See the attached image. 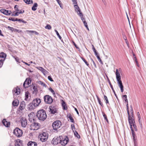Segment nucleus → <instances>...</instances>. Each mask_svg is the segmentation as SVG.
<instances>
[{"instance_id": "de8ad7c7", "label": "nucleus", "mask_w": 146, "mask_h": 146, "mask_svg": "<svg viewBox=\"0 0 146 146\" xmlns=\"http://www.w3.org/2000/svg\"><path fill=\"white\" fill-rule=\"evenodd\" d=\"M103 116H104V119L106 120V121L108 122V120L107 118V116L104 113H103Z\"/></svg>"}, {"instance_id": "cd10ccee", "label": "nucleus", "mask_w": 146, "mask_h": 146, "mask_svg": "<svg viewBox=\"0 0 146 146\" xmlns=\"http://www.w3.org/2000/svg\"><path fill=\"white\" fill-rule=\"evenodd\" d=\"M38 4L36 3H35L32 7V9L34 11H36L38 7Z\"/></svg>"}, {"instance_id": "f3484780", "label": "nucleus", "mask_w": 146, "mask_h": 146, "mask_svg": "<svg viewBox=\"0 0 146 146\" xmlns=\"http://www.w3.org/2000/svg\"><path fill=\"white\" fill-rule=\"evenodd\" d=\"M36 107L34 105L33 102L32 103H30L27 106V109L29 110H31L34 109Z\"/></svg>"}, {"instance_id": "c03bdc74", "label": "nucleus", "mask_w": 146, "mask_h": 146, "mask_svg": "<svg viewBox=\"0 0 146 146\" xmlns=\"http://www.w3.org/2000/svg\"><path fill=\"white\" fill-rule=\"evenodd\" d=\"M96 57H97V58L98 59V60L100 62V63L102 64H103L102 62V61L101 60V59L100 57L98 56V55Z\"/></svg>"}, {"instance_id": "49530a36", "label": "nucleus", "mask_w": 146, "mask_h": 146, "mask_svg": "<svg viewBox=\"0 0 146 146\" xmlns=\"http://www.w3.org/2000/svg\"><path fill=\"white\" fill-rule=\"evenodd\" d=\"M104 98L105 100H106V104H108L109 103V101L108 99V98L105 95H104Z\"/></svg>"}, {"instance_id": "393cba45", "label": "nucleus", "mask_w": 146, "mask_h": 146, "mask_svg": "<svg viewBox=\"0 0 146 146\" xmlns=\"http://www.w3.org/2000/svg\"><path fill=\"white\" fill-rule=\"evenodd\" d=\"M28 146H37V143L35 142L30 141L28 143Z\"/></svg>"}, {"instance_id": "72a5a7b5", "label": "nucleus", "mask_w": 146, "mask_h": 146, "mask_svg": "<svg viewBox=\"0 0 146 146\" xmlns=\"http://www.w3.org/2000/svg\"><path fill=\"white\" fill-rule=\"evenodd\" d=\"M7 28L10 31H12V32H15L16 29H14V28L10 27L9 26H8Z\"/></svg>"}, {"instance_id": "338daca9", "label": "nucleus", "mask_w": 146, "mask_h": 146, "mask_svg": "<svg viewBox=\"0 0 146 146\" xmlns=\"http://www.w3.org/2000/svg\"><path fill=\"white\" fill-rule=\"evenodd\" d=\"M16 31H15V32H17L18 33H20L22 32V31H21V30H17L16 29Z\"/></svg>"}, {"instance_id": "5701e85b", "label": "nucleus", "mask_w": 146, "mask_h": 146, "mask_svg": "<svg viewBox=\"0 0 146 146\" xmlns=\"http://www.w3.org/2000/svg\"><path fill=\"white\" fill-rule=\"evenodd\" d=\"M115 74L117 81L120 80L121 79V76L120 75L119 72L117 69L116 70Z\"/></svg>"}, {"instance_id": "58836bf2", "label": "nucleus", "mask_w": 146, "mask_h": 146, "mask_svg": "<svg viewBox=\"0 0 146 146\" xmlns=\"http://www.w3.org/2000/svg\"><path fill=\"white\" fill-rule=\"evenodd\" d=\"M45 29L50 30L51 29V27L49 25H47L45 27Z\"/></svg>"}, {"instance_id": "052dcab7", "label": "nucleus", "mask_w": 146, "mask_h": 146, "mask_svg": "<svg viewBox=\"0 0 146 146\" xmlns=\"http://www.w3.org/2000/svg\"><path fill=\"white\" fill-rule=\"evenodd\" d=\"M133 55L134 57V58L135 59V61H136H136L137 60V59L136 58V56L135 55L133 52Z\"/></svg>"}, {"instance_id": "bf43d9fd", "label": "nucleus", "mask_w": 146, "mask_h": 146, "mask_svg": "<svg viewBox=\"0 0 146 146\" xmlns=\"http://www.w3.org/2000/svg\"><path fill=\"white\" fill-rule=\"evenodd\" d=\"M34 31H29V30H27L26 31V32H29L31 33H33Z\"/></svg>"}, {"instance_id": "c85d7f7f", "label": "nucleus", "mask_w": 146, "mask_h": 146, "mask_svg": "<svg viewBox=\"0 0 146 146\" xmlns=\"http://www.w3.org/2000/svg\"><path fill=\"white\" fill-rule=\"evenodd\" d=\"M62 105L63 108V109L64 110H66L67 108V107L66 106V104L65 102L63 101H62Z\"/></svg>"}, {"instance_id": "09e8293b", "label": "nucleus", "mask_w": 146, "mask_h": 146, "mask_svg": "<svg viewBox=\"0 0 146 146\" xmlns=\"http://www.w3.org/2000/svg\"><path fill=\"white\" fill-rule=\"evenodd\" d=\"M132 126H133L135 131H137V126H136V125L135 124V123L133 124L132 125Z\"/></svg>"}, {"instance_id": "37998d69", "label": "nucleus", "mask_w": 146, "mask_h": 146, "mask_svg": "<svg viewBox=\"0 0 146 146\" xmlns=\"http://www.w3.org/2000/svg\"><path fill=\"white\" fill-rule=\"evenodd\" d=\"M71 128L73 132H74V131H75V127L74 124H72L71 125Z\"/></svg>"}, {"instance_id": "2f4dec72", "label": "nucleus", "mask_w": 146, "mask_h": 146, "mask_svg": "<svg viewBox=\"0 0 146 146\" xmlns=\"http://www.w3.org/2000/svg\"><path fill=\"white\" fill-rule=\"evenodd\" d=\"M27 4H32L33 3L32 0H23Z\"/></svg>"}, {"instance_id": "bb28decb", "label": "nucleus", "mask_w": 146, "mask_h": 146, "mask_svg": "<svg viewBox=\"0 0 146 146\" xmlns=\"http://www.w3.org/2000/svg\"><path fill=\"white\" fill-rule=\"evenodd\" d=\"M19 103V102L18 100H16L13 101L12 102L13 105L14 106H17Z\"/></svg>"}, {"instance_id": "a18cd8bd", "label": "nucleus", "mask_w": 146, "mask_h": 146, "mask_svg": "<svg viewBox=\"0 0 146 146\" xmlns=\"http://www.w3.org/2000/svg\"><path fill=\"white\" fill-rule=\"evenodd\" d=\"M18 21L20 22H22L24 23H26L27 22L23 20L22 19H19Z\"/></svg>"}, {"instance_id": "9d476101", "label": "nucleus", "mask_w": 146, "mask_h": 146, "mask_svg": "<svg viewBox=\"0 0 146 146\" xmlns=\"http://www.w3.org/2000/svg\"><path fill=\"white\" fill-rule=\"evenodd\" d=\"M75 10L77 12V14L80 16L81 17L83 15V14L81 12V10L77 5H74Z\"/></svg>"}, {"instance_id": "f03ea898", "label": "nucleus", "mask_w": 146, "mask_h": 146, "mask_svg": "<svg viewBox=\"0 0 146 146\" xmlns=\"http://www.w3.org/2000/svg\"><path fill=\"white\" fill-rule=\"evenodd\" d=\"M39 137L41 141L44 142L47 140L48 137V135L47 133L43 132L40 135Z\"/></svg>"}, {"instance_id": "a19ab883", "label": "nucleus", "mask_w": 146, "mask_h": 146, "mask_svg": "<svg viewBox=\"0 0 146 146\" xmlns=\"http://www.w3.org/2000/svg\"><path fill=\"white\" fill-rule=\"evenodd\" d=\"M49 90L52 93L53 95L55 94V93L53 90L51 88H49Z\"/></svg>"}, {"instance_id": "680f3d73", "label": "nucleus", "mask_w": 146, "mask_h": 146, "mask_svg": "<svg viewBox=\"0 0 146 146\" xmlns=\"http://www.w3.org/2000/svg\"><path fill=\"white\" fill-rule=\"evenodd\" d=\"M72 42H73V43L74 45L75 46V47L77 49L78 48V46H77L76 45V44L73 41Z\"/></svg>"}, {"instance_id": "c9c22d12", "label": "nucleus", "mask_w": 146, "mask_h": 146, "mask_svg": "<svg viewBox=\"0 0 146 146\" xmlns=\"http://www.w3.org/2000/svg\"><path fill=\"white\" fill-rule=\"evenodd\" d=\"M74 135L76 137L78 138H80V136L76 131L75 130L74 131Z\"/></svg>"}, {"instance_id": "c756f323", "label": "nucleus", "mask_w": 146, "mask_h": 146, "mask_svg": "<svg viewBox=\"0 0 146 146\" xmlns=\"http://www.w3.org/2000/svg\"><path fill=\"white\" fill-rule=\"evenodd\" d=\"M109 84L112 90H113V92L115 96V97H116L117 98V95H116V94L115 93V91H114V90L113 88V87L112 84H111L110 82V81H109Z\"/></svg>"}, {"instance_id": "9b49d317", "label": "nucleus", "mask_w": 146, "mask_h": 146, "mask_svg": "<svg viewBox=\"0 0 146 146\" xmlns=\"http://www.w3.org/2000/svg\"><path fill=\"white\" fill-rule=\"evenodd\" d=\"M21 121L22 127H25L27 124V119L25 117H22L21 119Z\"/></svg>"}, {"instance_id": "39448f33", "label": "nucleus", "mask_w": 146, "mask_h": 146, "mask_svg": "<svg viewBox=\"0 0 146 146\" xmlns=\"http://www.w3.org/2000/svg\"><path fill=\"white\" fill-rule=\"evenodd\" d=\"M6 55L3 52L0 53V67H1L3 64V61L5 60Z\"/></svg>"}, {"instance_id": "a211bd4d", "label": "nucleus", "mask_w": 146, "mask_h": 146, "mask_svg": "<svg viewBox=\"0 0 146 146\" xmlns=\"http://www.w3.org/2000/svg\"><path fill=\"white\" fill-rule=\"evenodd\" d=\"M25 103L23 101L20 103L19 109L20 110H22L25 108Z\"/></svg>"}, {"instance_id": "a878e982", "label": "nucleus", "mask_w": 146, "mask_h": 146, "mask_svg": "<svg viewBox=\"0 0 146 146\" xmlns=\"http://www.w3.org/2000/svg\"><path fill=\"white\" fill-rule=\"evenodd\" d=\"M17 12H16L15 14H13L12 15V16H18V15L19 14H21V13H23L24 12V11H21V10H18L17 11Z\"/></svg>"}, {"instance_id": "7c9ffc66", "label": "nucleus", "mask_w": 146, "mask_h": 146, "mask_svg": "<svg viewBox=\"0 0 146 146\" xmlns=\"http://www.w3.org/2000/svg\"><path fill=\"white\" fill-rule=\"evenodd\" d=\"M29 93L28 91L26 92H25V100L26 101H28L29 99H28L29 98Z\"/></svg>"}, {"instance_id": "8fccbe9b", "label": "nucleus", "mask_w": 146, "mask_h": 146, "mask_svg": "<svg viewBox=\"0 0 146 146\" xmlns=\"http://www.w3.org/2000/svg\"><path fill=\"white\" fill-rule=\"evenodd\" d=\"M48 79L51 82L54 81L52 78L50 76H48Z\"/></svg>"}, {"instance_id": "ddd939ff", "label": "nucleus", "mask_w": 146, "mask_h": 146, "mask_svg": "<svg viewBox=\"0 0 146 146\" xmlns=\"http://www.w3.org/2000/svg\"><path fill=\"white\" fill-rule=\"evenodd\" d=\"M128 119L130 127H132V125L135 123V121L134 120V118L133 117V116L131 117H130V116H129L128 117Z\"/></svg>"}, {"instance_id": "774afa93", "label": "nucleus", "mask_w": 146, "mask_h": 146, "mask_svg": "<svg viewBox=\"0 0 146 146\" xmlns=\"http://www.w3.org/2000/svg\"><path fill=\"white\" fill-rule=\"evenodd\" d=\"M74 109H75V111H76V113H77V114L78 115H79V112H78V110H77V109L76 108H74Z\"/></svg>"}, {"instance_id": "6e6552de", "label": "nucleus", "mask_w": 146, "mask_h": 146, "mask_svg": "<svg viewBox=\"0 0 146 146\" xmlns=\"http://www.w3.org/2000/svg\"><path fill=\"white\" fill-rule=\"evenodd\" d=\"M61 139V138H60V136L59 137H54L52 140V143L54 145H56L58 143H60Z\"/></svg>"}, {"instance_id": "0eeeda50", "label": "nucleus", "mask_w": 146, "mask_h": 146, "mask_svg": "<svg viewBox=\"0 0 146 146\" xmlns=\"http://www.w3.org/2000/svg\"><path fill=\"white\" fill-rule=\"evenodd\" d=\"M44 99L45 102L47 104H51L53 100L51 96L49 95H46L44 97Z\"/></svg>"}, {"instance_id": "79ce46f5", "label": "nucleus", "mask_w": 146, "mask_h": 146, "mask_svg": "<svg viewBox=\"0 0 146 146\" xmlns=\"http://www.w3.org/2000/svg\"><path fill=\"white\" fill-rule=\"evenodd\" d=\"M97 100H98L99 103L100 105H101L102 106L103 105L102 103L101 102L100 98L98 97H97Z\"/></svg>"}, {"instance_id": "aec40b11", "label": "nucleus", "mask_w": 146, "mask_h": 146, "mask_svg": "<svg viewBox=\"0 0 146 146\" xmlns=\"http://www.w3.org/2000/svg\"><path fill=\"white\" fill-rule=\"evenodd\" d=\"M37 68L41 71L44 75H45L48 73V72L47 71L42 67H38Z\"/></svg>"}, {"instance_id": "0e129e2a", "label": "nucleus", "mask_w": 146, "mask_h": 146, "mask_svg": "<svg viewBox=\"0 0 146 146\" xmlns=\"http://www.w3.org/2000/svg\"><path fill=\"white\" fill-rule=\"evenodd\" d=\"M13 57L15 59V60H16V61L17 62H18V61H19V58H18L17 57H15L14 56H13Z\"/></svg>"}, {"instance_id": "4c0bfd02", "label": "nucleus", "mask_w": 146, "mask_h": 146, "mask_svg": "<svg viewBox=\"0 0 146 146\" xmlns=\"http://www.w3.org/2000/svg\"><path fill=\"white\" fill-rule=\"evenodd\" d=\"M54 31L56 32L58 36L59 37V38H60V40H61V39H62V37L59 34V33H58V31H57V30L56 29H55L54 30Z\"/></svg>"}, {"instance_id": "7ed1b4c3", "label": "nucleus", "mask_w": 146, "mask_h": 146, "mask_svg": "<svg viewBox=\"0 0 146 146\" xmlns=\"http://www.w3.org/2000/svg\"><path fill=\"white\" fill-rule=\"evenodd\" d=\"M61 125V122L59 120L55 121L53 123L52 126L54 130H57L59 128Z\"/></svg>"}, {"instance_id": "473e14b6", "label": "nucleus", "mask_w": 146, "mask_h": 146, "mask_svg": "<svg viewBox=\"0 0 146 146\" xmlns=\"http://www.w3.org/2000/svg\"><path fill=\"white\" fill-rule=\"evenodd\" d=\"M38 83L39 84L41 85V86L43 87H44L45 88H46V85L44 83L42 82L41 81H39L38 82Z\"/></svg>"}, {"instance_id": "4d7b16f0", "label": "nucleus", "mask_w": 146, "mask_h": 146, "mask_svg": "<svg viewBox=\"0 0 146 146\" xmlns=\"http://www.w3.org/2000/svg\"><path fill=\"white\" fill-rule=\"evenodd\" d=\"M18 6L17 5H15L14 7V8L16 10V11H17L18 10Z\"/></svg>"}, {"instance_id": "f257e3e1", "label": "nucleus", "mask_w": 146, "mask_h": 146, "mask_svg": "<svg viewBox=\"0 0 146 146\" xmlns=\"http://www.w3.org/2000/svg\"><path fill=\"white\" fill-rule=\"evenodd\" d=\"M36 116L40 120L44 121L46 118V114L45 111L43 110L38 111L37 113Z\"/></svg>"}, {"instance_id": "e433bc0d", "label": "nucleus", "mask_w": 146, "mask_h": 146, "mask_svg": "<svg viewBox=\"0 0 146 146\" xmlns=\"http://www.w3.org/2000/svg\"><path fill=\"white\" fill-rule=\"evenodd\" d=\"M68 118L70 119V121L74 123V120L71 117V115L70 114L69 115H68Z\"/></svg>"}, {"instance_id": "423d86ee", "label": "nucleus", "mask_w": 146, "mask_h": 146, "mask_svg": "<svg viewBox=\"0 0 146 146\" xmlns=\"http://www.w3.org/2000/svg\"><path fill=\"white\" fill-rule=\"evenodd\" d=\"M39 124L35 122L32 123L30 125V129L33 130H37L39 128Z\"/></svg>"}, {"instance_id": "6ab92c4d", "label": "nucleus", "mask_w": 146, "mask_h": 146, "mask_svg": "<svg viewBox=\"0 0 146 146\" xmlns=\"http://www.w3.org/2000/svg\"><path fill=\"white\" fill-rule=\"evenodd\" d=\"M117 81L118 82V86L121 89V92H122L123 91V86L122 82L121 80Z\"/></svg>"}, {"instance_id": "603ef678", "label": "nucleus", "mask_w": 146, "mask_h": 146, "mask_svg": "<svg viewBox=\"0 0 146 146\" xmlns=\"http://www.w3.org/2000/svg\"><path fill=\"white\" fill-rule=\"evenodd\" d=\"M139 124L140 125V127H141V128H142V123H141V121L140 120V119L139 120Z\"/></svg>"}, {"instance_id": "3c124183", "label": "nucleus", "mask_w": 146, "mask_h": 146, "mask_svg": "<svg viewBox=\"0 0 146 146\" xmlns=\"http://www.w3.org/2000/svg\"><path fill=\"white\" fill-rule=\"evenodd\" d=\"M130 128H131V133H132V135L133 134H135L134 132V131L133 129V128H132V127H130Z\"/></svg>"}, {"instance_id": "20e7f679", "label": "nucleus", "mask_w": 146, "mask_h": 146, "mask_svg": "<svg viewBox=\"0 0 146 146\" xmlns=\"http://www.w3.org/2000/svg\"><path fill=\"white\" fill-rule=\"evenodd\" d=\"M13 133L18 137L21 136L23 134L22 131L18 127L16 128L14 130Z\"/></svg>"}, {"instance_id": "dca6fc26", "label": "nucleus", "mask_w": 146, "mask_h": 146, "mask_svg": "<svg viewBox=\"0 0 146 146\" xmlns=\"http://www.w3.org/2000/svg\"><path fill=\"white\" fill-rule=\"evenodd\" d=\"M0 11L2 13L7 15H9L11 13V12L10 11L7 10L3 9H1Z\"/></svg>"}, {"instance_id": "13d9d810", "label": "nucleus", "mask_w": 146, "mask_h": 146, "mask_svg": "<svg viewBox=\"0 0 146 146\" xmlns=\"http://www.w3.org/2000/svg\"><path fill=\"white\" fill-rule=\"evenodd\" d=\"M130 108H131V109H130L131 112V113H132L133 112V108H132V106H130Z\"/></svg>"}, {"instance_id": "6e6d98bb", "label": "nucleus", "mask_w": 146, "mask_h": 146, "mask_svg": "<svg viewBox=\"0 0 146 146\" xmlns=\"http://www.w3.org/2000/svg\"><path fill=\"white\" fill-rule=\"evenodd\" d=\"M91 59L92 61V62L93 64H94V66H95V67H96V64L94 62V61L93 60L92 58H91Z\"/></svg>"}, {"instance_id": "69168bd1", "label": "nucleus", "mask_w": 146, "mask_h": 146, "mask_svg": "<svg viewBox=\"0 0 146 146\" xmlns=\"http://www.w3.org/2000/svg\"><path fill=\"white\" fill-rule=\"evenodd\" d=\"M80 17H81V20H82L83 22L84 21H86L85 20L84 18L83 17V16Z\"/></svg>"}, {"instance_id": "5fc2aeb1", "label": "nucleus", "mask_w": 146, "mask_h": 146, "mask_svg": "<svg viewBox=\"0 0 146 146\" xmlns=\"http://www.w3.org/2000/svg\"><path fill=\"white\" fill-rule=\"evenodd\" d=\"M84 23V26L86 27H87V23L86 21H84L83 22Z\"/></svg>"}, {"instance_id": "b1692460", "label": "nucleus", "mask_w": 146, "mask_h": 146, "mask_svg": "<svg viewBox=\"0 0 146 146\" xmlns=\"http://www.w3.org/2000/svg\"><path fill=\"white\" fill-rule=\"evenodd\" d=\"M22 141L20 139H17L15 141V146H22Z\"/></svg>"}, {"instance_id": "e2e57ef3", "label": "nucleus", "mask_w": 146, "mask_h": 146, "mask_svg": "<svg viewBox=\"0 0 146 146\" xmlns=\"http://www.w3.org/2000/svg\"><path fill=\"white\" fill-rule=\"evenodd\" d=\"M9 19V20H11L12 21H15V18H10Z\"/></svg>"}, {"instance_id": "f8f14e48", "label": "nucleus", "mask_w": 146, "mask_h": 146, "mask_svg": "<svg viewBox=\"0 0 146 146\" xmlns=\"http://www.w3.org/2000/svg\"><path fill=\"white\" fill-rule=\"evenodd\" d=\"M69 139L67 136H66L64 139L62 140L61 139V141L60 143L62 145L65 146L68 143Z\"/></svg>"}, {"instance_id": "2eb2a0df", "label": "nucleus", "mask_w": 146, "mask_h": 146, "mask_svg": "<svg viewBox=\"0 0 146 146\" xmlns=\"http://www.w3.org/2000/svg\"><path fill=\"white\" fill-rule=\"evenodd\" d=\"M13 92L14 96L18 95L20 93V90L17 88H15L13 90Z\"/></svg>"}, {"instance_id": "ea45409f", "label": "nucleus", "mask_w": 146, "mask_h": 146, "mask_svg": "<svg viewBox=\"0 0 146 146\" xmlns=\"http://www.w3.org/2000/svg\"><path fill=\"white\" fill-rule=\"evenodd\" d=\"M82 60H83V61L85 62V64L88 66H89V64L87 62V61L86 60L83 58H81Z\"/></svg>"}, {"instance_id": "864d4df0", "label": "nucleus", "mask_w": 146, "mask_h": 146, "mask_svg": "<svg viewBox=\"0 0 146 146\" xmlns=\"http://www.w3.org/2000/svg\"><path fill=\"white\" fill-rule=\"evenodd\" d=\"M137 115L139 118V120H140L141 119V116L139 112H138L137 113Z\"/></svg>"}, {"instance_id": "f704fd0d", "label": "nucleus", "mask_w": 146, "mask_h": 146, "mask_svg": "<svg viewBox=\"0 0 146 146\" xmlns=\"http://www.w3.org/2000/svg\"><path fill=\"white\" fill-rule=\"evenodd\" d=\"M92 47L93 50V51L94 52L95 55L96 56H97L98 55V53L96 52V49H95V48L94 46L93 45H92Z\"/></svg>"}, {"instance_id": "4be33fe9", "label": "nucleus", "mask_w": 146, "mask_h": 146, "mask_svg": "<svg viewBox=\"0 0 146 146\" xmlns=\"http://www.w3.org/2000/svg\"><path fill=\"white\" fill-rule=\"evenodd\" d=\"M2 122L3 125L7 127H9L10 125V122H7L6 119H4L2 121Z\"/></svg>"}, {"instance_id": "1a4fd4ad", "label": "nucleus", "mask_w": 146, "mask_h": 146, "mask_svg": "<svg viewBox=\"0 0 146 146\" xmlns=\"http://www.w3.org/2000/svg\"><path fill=\"white\" fill-rule=\"evenodd\" d=\"M31 82V80L30 79H26L25 81L24 82L23 84L24 87L25 88H28L29 86H30V84Z\"/></svg>"}, {"instance_id": "412c9836", "label": "nucleus", "mask_w": 146, "mask_h": 146, "mask_svg": "<svg viewBox=\"0 0 146 146\" xmlns=\"http://www.w3.org/2000/svg\"><path fill=\"white\" fill-rule=\"evenodd\" d=\"M49 112L52 114H54L56 112V110L55 107L52 106H50L49 108Z\"/></svg>"}, {"instance_id": "4468645a", "label": "nucleus", "mask_w": 146, "mask_h": 146, "mask_svg": "<svg viewBox=\"0 0 146 146\" xmlns=\"http://www.w3.org/2000/svg\"><path fill=\"white\" fill-rule=\"evenodd\" d=\"M41 100L40 99L36 98L34 99L33 102L34 105L36 107L38 106L41 102Z\"/></svg>"}]
</instances>
